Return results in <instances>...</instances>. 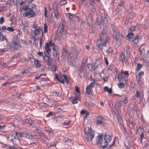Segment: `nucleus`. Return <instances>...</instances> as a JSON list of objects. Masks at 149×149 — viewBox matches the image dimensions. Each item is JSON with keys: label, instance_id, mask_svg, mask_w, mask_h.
<instances>
[{"label": "nucleus", "instance_id": "nucleus-1", "mask_svg": "<svg viewBox=\"0 0 149 149\" xmlns=\"http://www.w3.org/2000/svg\"><path fill=\"white\" fill-rule=\"evenodd\" d=\"M102 21L104 23L102 31L98 36L96 44L100 50H102L104 48L106 47L108 41L109 37L107 35V28L106 24L107 23V15H104L101 16Z\"/></svg>", "mask_w": 149, "mask_h": 149}, {"label": "nucleus", "instance_id": "nucleus-2", "mask_svg": "<svg viewBox=\"0 0 149 149\" xmlns=\"http://www.w3.org/2000/svg\"><path fill=\"white\" fill-rule=\"evenodd\" d=\"M64 21L61 22L57 30V36L59 39H65L68 35L67 30L64 27Z\"/></svg>", "mask_w": 149, "mask_h": 149}, {"label": "nucleus", "instance_id": "nucleus-3", "mask_svg": "<svg viewBox=\"0 0 149 149\" xmlns=\"http://www.w3.org/2000/svg\"><path fill=\"white\" fill-rule=\"evenodd\" d=\"M7 46L10 49H12L13 48L17 49L21 48L22 47L21 43L18 40L16 36L13 37L12 43L7 44Z\"/></svg>", "mask_w": 149, "mask_h": 149}, {"label": "nucleus", "instance_id": "nucleus-4", "mask_svg": "<svg viewBox=\"0 0 149 149\" xmlns=\"http://www.w3.org/2000/svg\"><path fill=\"white\" fill-rule=\"evenodd\" d=\"M84 136L86 141H91L94 137V131L89 127H86L84 129Z\"/></svg>", "mask_w": 149, "mask_h": 149}, {"label": "nucleus", "instance_id": "nucleus-5", "mask_svg": "<svg viewBox=\"0 0 149 149\" xmlns=\"http://www.w3.org/2000/svg\"><path fill=\"white\" fill-rule=\"evenodd\" d=\"M22 10L27 11L26 12H25L22 14L25 17H27L28 18H31L34 17L36 15L35 13L33 11L32 9L29 8L27 5L23 6L22 7V9H21L20 10V12L21 13L22 12Z\"/></svg>", "mask_w": 149, "mask_h": 149}, {"label": "nucleus", "instance_id": "nucleus-6", "mask_svg": "<svg viewBox=\"0 0 149 149\" xmlns=\"http://www.w3.org/2000/svg\"><path fill=\"white\" fill-rule=\"evenodd\" d=\"M129 57H127V56L126 55V57H125V54L124 53H122L120 56V59L122 63H125L126 65H129Z\"/></svg>", "mask_w": 149, "mask_h": 149}, {"label": "nucleus", "instance_id": "nucleus-7", "mask_svg": "<svg viewBox=\"0 0 149 149\" xmlns=\"http://www.w3.org/2000/svg\"><path fill=\"white\" fill-rule=\"evenodd\" d=\"M111 140V135L108 134H106L104 136V145L101 146V148L104 149L107 147V144L109 143Z\"/></svg>", "mask_w": 149, "mask_h": 149}, {"label": "nucleus", "instance_id": "nucleus-8", "mask_svg": "<svg viewBox=\"0 0 149 149\" xmlns=\"http://www.w3.org/2000/svg\"><path fill=\"white\" fill-rule=\"evenodd\" d=\"M47 65L49 66V67L51 70L55 71L56 69V64L55 61L53 59L51 60L48 61L47 63Z\"/></svg>", "mask_w": 149, "mask_h": 149}, {"label": "nucleus", "instance_id": "nucleus-9", "mask_svg": "<svg viewBox=\"0 0 149 149\" xmlns=\"http://www.w3.org/2000/svg\"><path fill=\"white\" fill-rule=\"evenodd\" d=\"M30 61L31 63L34 62V65L37 68H39L41 66V62L38 59H35L33 57H29Z\"/></svg>", "mask_w": 149, "mask_h": 149}, {"label": "nucleus", "instance_id": "nucleus-10", "mask_svg": "<svg viewBox=\"0 0 149 149\" xmlns=\"http://www.w3.org/2000/svg\"><path fill=\"white\" fill-rule=\"evenodd\" d=\"M113 36L115 38L116 41L118 45H120L121 43L120 39L121 36H120L118 31L116 30L113 33Z\"/></svg>", "mask_w": 149, "mask_h": 149}, {"label": "nucleus", "instance_id": "nucleus-11", "mask_svg": "<svg viewBox=\"0 0 149 149\" xmlns=\"http://www.w3.org/2000/svg\"><path fill=\"white\" fill-rule=\"evenodd\" d=\"M129 76V74L125 71L123 72L121 70V74H119L118 76V79L119 81H122V79L127 78Z\"/></svg>", "mask_w": 149, "mask_h": 149}, {"label": "nucleus", "instance_id": "nucleus-12", "mask_svg": "<svg viewBox=\"0 0 149 149\" xmlns=\"http://www.w3.org/2000/svg\"><path fill=\"white\" fill-rule=\"evenodd\" d=\"M96 125H104L105 123V120L102 116H98L96 118Z\"/></svg>", "mask_w": 149, "mask_h": 149}, {"label": "nucleus", "instance_id": "nucleus-13", "mask_svg": "<svg viewBox=\"0 0 149 149\" xmlns=\"http://www.w3.org/2000/svg\"><path fill=\"white\" fill-rule=\"evenodd\" d=\"M94 83L92 82L86 87V90L88 94L91 95L92 94V89L94 87Z\"/></svg>", "mask_w": 149, "mask_h": 149}, {"label": "nucleus", "instance_id": "nucleus-14", "mask_svg": "<svg viewBox=\"0 0 149 149\" xmlns=\"http://www.w3.org/2000/svg\"><path fill=\"white\" fill-rule=\"evenodd\" d=\"M92 13H90L88 15L87 19L86 20V22L87 24L89 26H91L92 25L93 21L92 20Z\"/></svg>", "mask_w": 149, "mask_h": 149}, {"label": "nucleus", "instance_id": "nucleus-15", "mask_svg": "<svg viewBox=\"0 0 149 149\" xmlns=\"http://www.w3.org/2000/svg\"><path fill=\"white\" fill-rule=\"evenodd\" d=\"M78 52L72 51L69 54V56L71 59H72V58L74 56V60L76 61L77 60V55Z\"/></svg>", "mask_w": 149, "mask_h": 149}, {"label": "nucleus", "instance_id": "nucleus-16", "mask_svg": "<svg viewBox=\"0 0 149 149\" xmlns=\"http://www.w3.org/2000/svg\"><path fill=\"white\" fill-rule=\"evenodd\" d=\"M141 40V38L140 37L136 36L132 40V42L135 44V46L136 47H138V45L137 44L140 42Z\"/></svg>", "mask_w": 149, "mask_h": 149}, {"label": "nucleus", "instance_id": "nucleus-17", "mask_svg": "<svg viewBox=\"0 0 149 149\" xmlns=\"http://www.w3.org/2000/svg\"><path fill=\"white\" fill-rule=\"evenodd\" d=\"M90 10L91 11L92 13H94L95 11V3L93 0H91L90 1Z\"/></svg>", "mask_w": 149, "mask_h": 149}, {"label": "nucleus", "instance_id": "nucleus-18", "mask_svg": "<svg viewBox=\"0 0 149 149\" xmlns=\"http://www.w3.org/2000/svg\"><path fill=\"white\" fill-rule=\"evenodd\" d=\"M97 66L95 65V64L94 63H92V64H89L88 65V68L91 71L95 70L97 68Z\"/></svg>", "mask_w": 149, "mask_h": 149}, {"label": "nucleus", "instance_id": "nucleus-19", "mask_svg": "<svg viewBox=\"0 0 149 149\" xmlns=\"http://www.w3.org/2000/svg\"><path fill=\"white\" fill-rule=\"evenodd\" d=\"M118 4L117 7L119 10H121L124 8V3L123 1H120L118 3Z\"/></svg>", "mask_w": 149, "mask_h": 149}, {"label": "nucleus", "instance_id": "nucleus-20", "mask_svg": "<svg viewBox=\"0 0 149 149\" xmlns=\"http://www.w3.org/2000/svg\"><path fill=\"white\" fill-rule=\"evenodd\" d=\"M102 136H98L96 139V144L98 146H100L102 143Z\"/></svg>", "mask_w": 149, "mask_h": 149}, {"label": "nucleus", "instance_id": "nucleus-21", "mask_svg": "<svg viewBox=\"0 0 149 149\" xmlns=\"http://www.w3.org/2000/svg\"><path fill=\"white\" fill-rule=\"evenodd\" d=\"M59 56L60 52L59 50L53 52V56L55 58H56L58 61H59Z\"/></svg>", "mask_w": 149, "mask_h": 149}, {"label": "nucleus", "instance_id": "nucleus-22", "mask_svg": "<svg viewBox=\"0 0 149 149\" xmlns=\"http://www.w3.org/2000/svg\"><path fill=\"white\" fill-rule=\"evenodd\" d=\"M86 61L85 62H82L81 64L78 68V71L83 72L84 70L85 66L86 64Z\"/></svg>", "mask_w": 149, "mask_h": 149}, {"label": "nucleus", "instance_id": "nucleus-23", "mask_svg": "<svg viewBox=\"0 0 149 149\" xmlns=\"http://www.w3.org/2000/svg\"><path fill=\"white\" fill-rule=\"evenodd\" d=\"M49 54L47 53H44V55H43V57L44 60H47V62L48 61L51 60L52 59H50L49 56H48Z\"/></svg>", "mask_w": 149, "mask_h": 149}, {"label": "nucleus", "instance_id": "nucleus-24", "mask_svg": "<svg viewBox=\"0 0 149 149\" xmlns=\"http://www.w3.org/2000/svg\"><path fill=\"white\" fill-rule=\"evenodd\" d=\"M42 31L41 27H39L38 29H35L33 31L34 34L35 36H36L40 33Z\"/></svg>", "mask_w": 149, "mask_h": 149}, {"label": "nucleus", "instance_id": "nucleus-25", "mask_svg": "<svg viewBox=\"0 0 149 149\" xmlns=\"http://www.w3.org/2000/svg\"><path fill=\"white\" fill-rule=\"evenodd\" d=\"M23 134L24 135V136H25L26 135L28 136V138L30 139H33L34 137L33 135L31 133L28 132H24Z\"/></svg>", "mask_w": 149, "mask_h": 149}, {"label": "nucleus", "instance_id": "nucleus-26", "mask_svg": "<svg viewBox=\"0 0 149 149\" xmlns=\"http://www.w3.org/2000/svg\"><path fill=\"white\" fill-rule=\"evenodd\" d=\"M54 13V17L56 19H58L60 18L61 16L57 9L55 10Z\"/></svg>", "mask_w": 149, "mask_h": 149}, {"label": "nucleus", "instance_id": "nucleus-27", "mask_svg": "<svg viewBox=\"0 0 149 149\" xmlns=\"http://www.w3.org/2000/svg\"><path fill=\"white\" fill-rule=\"evenodd\" d=\"M46 52L47 54H49V52L51 50L50 46L47 43H46V46H45Z\"/></svg>", "mask_w": 149, "mask_h": 149}, {"label": "nucleus", "instance_id": "nucleus-28", "mask_svg": "<svg viewBox=\"0 0 149 149\" xmlns=\"http://www.w3.org/2000/svg\"><path fill=\"white\" fill-rule=\"evenodd\" d=\"M25 122L30 125H32L33 124L34 121L30 119H26L25 120Z\"/></svg>", "mask_w": 149, "mask_h": 149}, {"label": "nucleus", "instance_id": "nucleus-29", "mask_svg": "<svg viewBox=\"0 0 149 149\" xmlns=\"http://www.w3.org/2000/svg\"><path fill=\"white\" fill-rule=\"evenodd\" d=\"M143 65L141 64H140L139 63L137 64V66L135 69V72L137 73L142 68Z\"/></svg>", "mask_w": 149, "mask_h": 149}, {"label": "nucleus", "instance_id": "nucleus-30", "mask_svg": "<svg viewBox=\"0 0 149 149\" xmlns=\"http://www.w3.org/2000/svg\"><path fill=\"white\" fill-rule=\"evenodd\" d=\"M134 36V34L132 32H130L129 31L127 35V39L128 40V39H130L131 38H133Z\"/></svg>", "mask_w": 149, "mask_h": 149}, {"label": "nucleus", "instance_id": "nucleus-31", "mask_svg": "<svg viewBox=\"0 0 149 149\" xmlns=\"http://www.w3.org/2000/svg\"><path fill=\"white\" fill-rule=\"evenodd\" d=\"M126 55L127 56V57H130V50L131 49L130 47L129 46H127L126 48Z\"/></svg>", "mask_w": 149, "mask_h": 149}, {"label": "nucleus", "instance_id": "nucleus-32", "mask_svg": "<svg viewBox=\"0 0 149 149\" xmlns=\"http://www.w3.org/2000/svg\"><path fill=\"white\" fill-rule=\"evenodd\" d=\"M56 78L57 79V80L59 81L60 82L62 83H64V81L63 79L61 77L58 76L57 75H56L55 76Z\"/></svg>", "mask_w": 149, "mask_h": 149}, {"label": "nucleus", "instance_id": "nucleus-33", "mask_svg": "<svg viewBox=\"0 0 149 149\" xmlns=\"http://www.w3.org/2000/svg\"><path fill=\"white\" fill-rule=\"evenodd\" d=\"M74 15L70 13H67L66 14V17L67 18L70 19H72L73 17H74Z\"/></svg>", "mask_w": 149, "mask_h": 149}, {"label": "nucleus", "instance_id": "nucleus-34", "mask_svg": "<svg viewBox=\"0 0 149 149\" xmlns=\"http://www.w3.org/2000/svg\"><path fill=\"white\" fill-rule=\"evenodd\" d=\"M22 24L23 26V30H27L28 26V23L25 22L24 23H23Z\"/></svg>", "mask_w": 149, "mask_h": 149}, {"label": "nucleus", "instance_id": "nucleus-35", "mask_svg": "<svg viewBox=\"0 0 149 149\" xmlns=\"http://www.w3.org/2000/svg\"><path fill=\"white\" fill-rule=\"evenodd\" d=\"M122 102L121 100H118L117 101V103L116 104V107H120L122 105Z\"/></svg>", "mask_w": 149, "mask_h": 149}, {"label": "nucleus", "instance_id": "nucleus-36", "mask_svg": "<svg viewBox=\"0 0 149 149\" xmlns=\"http://www.w3.org/2000/svg\"><path fill=\"white\" fill-rule=\"evenodd\" d=\"M48 44L51 47H54V46H55L54 42H53L51 40L50 41Z\"/></svg>", "mask_w": 149, "mask_h": 149}, {"label": "nucleus", "instance_id": "nucleus-37", "mask_svg": "<svg viewBox=\"0 0 149 149\" xmlns=\"http://www.w3.org/2000/svg\"><path fill=\"white\" fill-rule=\"evenodd\" d=\"M143 130L142 128V127H140L136 131V134H139L140 133V132H142L143 131Z\"/></svg>", "mask_w": 149, "mask_h": 149}, {"label": "nucleus", "instance_id": "nucleus-38", "mask_svg": "<svg viewBox=\"0 0 149 149\" xmlns=\"http://www.w3.org/2000/svg\"><path fill=\"white\" fill-rule=\"evenodd\" d=\"M122 81H119V83L118 84V87L120 88H123L124 87V83H123L122 82Z\"/></svg>", "mask_w": 149, "mask_h": 149}, {"label": "nucleus", "instance_id": "nucleus-39", "mask_svg": "<svg viewBox=\"0 0 149 149\" xmlns=\"http://www.w3.org/2000/svg\"><path fill=\"white\" fill-rule=\"evenodd\" d=\"M145 138V134L144 132V130H143L142 132L141 133V134L140 135V139H143Z\"/></svg>", "mask_w": 149, "mask_h": 149}, {"label": "nucleus", "instance_id": "nucleus-40", "mask_svg": "<svg viewBox=\"0 0 149 149\" xmlns=\"http://www.w3.org/2000/svg\"><path fill=\"white\" fill-rule=\"evenodd\" d=\"M45 130L47 132L48 134H51L52 132L51 129L48 127H45Z\"/></svg>", "mask_w": 149, "mask_h": 149}, {"label": "nucleus", "instance_id": "nucleus-41", "mask_svg": "<svg viewBox=\"0 0 149 149\" xmlns=\"http://www.w3.org/2000/svg\"><path fill=\"white\" fill-rule=\"evenodd\" d=\"M95 77L97 79H100L101 78V74L100 73H96L95 74Z\"/></svg>", "mask_w": 149, "mask_h": 149}, {"label": "nucleus", "instance_id": "nucleus-42", "mask_svg": "<svg viewBox=\"0 0 149 149\" xmlns=\"http://www.w3.org/2000/svg\"><path fill=\"white\" fill-rule=\"evenodd\" d=\"M107 52L110 55L112 54L113 53L112 49L110 47L108 49L107 51Z\"/></svg>", "mask_w": 149, "mask_h": 149}, {"label": "nucleus", "instance_id": "nucleus-43", "mask_svg": "<svg viewBox=\"0 0 149 149\" xmlns=\"http://www.w3.org/2000/svg\"><path fill=\"white\" fill-rule=\"evenodd\" d=\"M67 1L66 0H61L60 2V5L63 6L66 4Z\"/></svg>", "mask_w": 149, "mask_h": 149}, {"label": "nucleus", "instance_id": "nucleus-44", "mask_svg": "<svg viewBox=\"0 0 149 149\" xmlns=\"http://www.w3.org/2000/svg\"><path fill=\"white\" fill-rule=\"evenodd\" d=\"M144 75V73L143 71H140L138 74V77H141Z\"/></svg>", "mask_w": 149, "mask_h": 149}, {"label": "nucleus", "instance_id": "nucleus-45", "mask_svg": "<svg viewBox=\"0 0 149 149\" xmlns=\"http://www.w3.org/2000/svg\"><path fill=\"white\" fill-rule=\"evenodd\" d=\"M19 62H24L26 61H28V60L26 58H22L19 60Z\"/></svg>", "mask_w": 149, "mask_h": 149}, {"label": "nucleus", "instance_id": "nucleus-46", "mask_svg": "<svg viewBox=\"0 0 149 149\" xmlns=\"http://www.w3.org/2000/svg\"><path fill=\"white\" fill-rule=\"evenodd\" d=\"M26 0H19V3L21 6H22L26 1Z\"/></svg>", "mask_w": 149, "mask_h": 149}, {"label": "nucleus", "instance_id": "nucleus-47", "mask_svg": "<svg viewBox=\"0 0 149 149\" xmlns=\"http://www.w3.org/2000/svg\"><path fill=\"white\" fill-rule=\"evenodd\" d=\"M32 38L34 40V43L35 44L36 46H37L38 45V42L37 41V39L34 36H32Z\"/></svg>", "mask_w": 149, "mask_h": 149}, {"label": "nucleus", "instance_id": "nucleus-48", "mask_svg": "<svg viewBox=\"0 0 149 149\" xmlns=\"http://www.w3.org/2000/svg\"><path fill=\"white\" fill-rule=\"evenodd\" d=\"M78 98L76 97L72 100V103L73 104H76L77 103Z\"/></svg>", "mask_w": 149, "mask_h": 149}, {"label": "nucleus", "instance_id": "nucleus-49", "mask_svg": "<svg viewBox=\"0 0 149 149\" xmlns=\"http://www.w3.org/2000/svg\"><path fill=\"white\" fill-rule=\"evenodd\" d=\"M78 77L81 79H82L83 72L78 71Z\"/></svg>", "mask_w": 149, "mask_h": 149}, {"label": "nucleus", "instance_id": "nucleus-50", "mask_svg": "<svg viewBox=\"0 0 149 149\" xmlns=\"http://www.w3.org/2000/svg\"><path fill=\"white\" fill-rule=\"evenodd\" d=\"M18 135V132H17L16 131H14L12 133V136H14V138L15 139V136H17V135Z\"/></svg>", "mask_w": 149, "mask_h": 149}, {"label": "nucleus", "instance_id": "nucleus-51", "mask_svg": "<svg viewBox=\"0 0 149 149\" xmlns=\"http://www.w3.org/2000/svg\"><path fill=\"white\" fill-rule=\"evenodd\" d=\"M7 30L9 31L13 32L14 31V29L12 27H8L7 28Z\"/></svg>", "mask_w": 149, "mask_h": 149}, {"label": "nucleus", "instance_id": "nucleus-52", "mask_svg": "<svg viewBox=\"0 0 149 149\" xmlns=\"http://www.w3.org/2000/svg\"><path fill=\"white\" fill-rule=\"evenodd\" d=\"M17 0H13V5L16 6L17 8Z\"/></svg>", "mask_w": 149, "mask_h": 149}, {"label": "nucleus", "instance_id": "nucleus-53", "mask_svg": "<svg viewBox=\"0 0 149 149\" xmlns=\"http://www.w3.org/2000/svg\"><path fill=\"white\" fill-rule=\"evenodd\" d=\"M32 27L33 29H38L39 27H41L40 26H38L37 24H33V25H32Z\"/></svg>", "mask_w": 149, "mask_h": 149}, {"label": "nucleus", "instance_id": "nucleus-54", "mask_svg": "<svg viewBox=\"0 0 149 149\" xmlns=\"http://www.w3.org/2000/svg\"><path fill=\"white\" fill-rule=\"evenodd\" d=\"M6 38L3 35H0V41H2L5 40Z\"/></svg>", "mask_w": 149, "mask_h": 149}, {"label": "nucleus", "instance_id": "nucleus-55", "mask_svg": "<svg viewBox=\"0 0 149 149\" xmlns=\"http://www.w3.org/2000/svg\"><path fill=\"white\" fill-rule=\"evenodd\" d=\"M44 31L45 33L47 32V26L46 23H45L44 24Z\"/></svg>", "mask_w": 149, "mask_h": 149}, {"label": "nucleus", "instance_id": "nucleus-56", "mask_svg": "<svg viewBox=\"0 0 149 149\" xmlns=\"http://www.w3.org/2000/svg\"><path fill=\"white\" fill-rule=\"evenodd\" d=\"M136 28L135 26H132L130 28V31H131V32H132V31H134L135 30Z\"/></svg>", "mask_w": 149, "mask_h": 149}, {"label": "nucleus", "instance_id": "nucleus-57", "mask_svg": "<svg viewBox=\"0 0 149 149\" xmlns=\"http://www.w3.org/2000/svg\"><path fill=\"white\" fill-rule=\"evenodd\" d=\"M63 79H64L65 81L67 82V84H68V80L67 76L65 74H63L62 76Z\"/></svg>", "mask_w": 149, "mask_h": 149}, {"label": "nucleus", "instance_id": "nucleus-58", "mask_svg": "<svg viewBox=\"0 0 149 149\" xmlns=\"http://www.w3.org/2000/svg\"><path fill=\"white\" fill-rule=\"evenodd\" d=\"M44 9V15L45 17H47V9L46 7H45Z\"/></svg>", "mask_w": 149, "mask_h": 149}, {"label": "nucleus", "instance_id": "nucleus-59", "mask_svg": "<svg viewBox=\"0 0 149 149\" xmlns=\"http://www.w3.org/2000/svg\"><path fill=\"white\" fill-rule=\"evenodd\" d=\"M67 51L65 50H63L62 52V54L63 55H64V56H67Z\"/></svg>", "mask_w": 149, "mask_h": 149}, {"label": "nucleus", "instance_id": "nucleus-60", "mask_svg": "<svg viewBox=\"0 0 149 149\" xmlns=\"http://www.w3.org/2000/svg\"><path fill=\"white\" fill-rule=\"evenodd\" d=\"M2 147L3 148H6L9 149H11V147L5 144L3 145Z\"/></svg>", "mask_w": 149, "mask_h": 149}, {"label": "nucleus", "instance_id": "nucleus-61", "mask_svg": "<svg viewBox=\"0 0 149 149\" xmlns=\"http://www.w3.org/2000/svg\"><path fill=\"white\" fill-rule=\"evenodd\" d=\"M129 122L132 125V126L133 127H134V124L133 123V119H132V118H130V119H129Z\"/></svg>", "mask_w": 149, "mask_h": 149}, {"label": "nucleus", "instance_id": "nucleus-62", "mask_svg": "<svg viewBox=\"0 0 149 149\" xmlns=\"http://www.w3.org/2000/svg\"><path fill=\"white\" fill-rule=\"evenodd\" d=\"M54 93L55 94H56V95H57L61 97V96L62 95V93L59 92H57L56 91H55Z\"/></svg>", "mask_w": 149, "mask_h": 149}, {"label": "nucleus", "instance_id": "nucleus-63", "mask_svg": "<svg viewBox=\"0 0 149 149\" xmlns=\"http://www.w3.org/2000/svg\"><path fill=\"white\" fill-rule=\"evenodd\" d=\"M4 22V19L3 17H1L0 18V24H2Z\"/></svg>", "mask_w": 149, "mask_h": 149}, {"label": "nucleus", "instance_id": "nucleus-64", "mask_svg": "<svg viewBox=\"0 0 149 149\" xmlns=\"http://www.w3.org/2000/svg\"><path fill=\"white\" fill-rule=\"evenodd\" d=\"M75 20L76 22H80V19L79 17L78 16L76 17L75 18Z\"/></svg>", "mask_w": 149, "mask_h": 149}]
</instances>
